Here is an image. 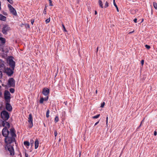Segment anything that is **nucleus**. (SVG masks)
Instances as JSON below:
<instances>
[{"instance_id": "nucleus-59", "label": "nucleus", "mask_w": 157, "mask_h": 157, "mask_svg": "<svg viewBox=\"0 0 157 157\" xmlns=\"http://www.w3.org/2000/svg\"><path fill=\"white\" fill-rule=\"evenodd\" d=\"M1 50V49H0V51Z\"/></svg>"}, {"instance_id": "nucleus-53", "label": "nucleus", "mask_w": 157, "mask_h": 157, "mask_svg": "<svg viewBox=\"0 0 157 157\" xmlns=\"http://www.w3.org/2000/svg\"><path fill=\"white\" fill-rule=\"evenodd\" d=\"M133 32H134V31H132V32H130L129 33V34H130V33H133Z\"/></svg>"}, {"instance_id": "nucleus-10", "label": "nucleus", "mask_w": 157, "mask_h": 157, "mask_svg": "<svg viewBox=\"0 0 157 157\" xmlns=\"http://www.w3.org/2000/svg\"><path fill=\"white\" fill-rule=\"evenodd\" d=\"M6 104V109L9 111H11L12 109V107L10 104V102H5Z\"/></svg>"}, {"instance_id": "nucleus-18", "label": "nucleus", "mask_w": 157, "mask_h": 157, "mask_svg": "<svg viewBox=\"0 0 157 157\" xmlns=\"http://www.w3.org/2000/svg\"><path fill=\"white\" fill-rule=\"evenodd\" d=\"M39 142L38 141V139H36L35 143V148L36 149H37L38 148L39 146Z\"/></svg>"}, {"instance_id": "nucleus-12", "label": "nucleus", "mask_w": 157, "mask_h": 157, "mask_svg": "<svg viewBox=\"0 0 157 157\" xmlns=\"http://www.w3.org/2000/svg\"><path fill=\"white\" fill-rule=\"evenodd\" d=\"M8 149L10 151V155H13L14 154V149L12 146H9L8 147Z\"/></svg>"}, {"instance_id": "nucleus-13", "label": "nucleus", "mask_w": 157, "mask_h": 157, "mask_svg": "<svg viewBox=\"0 0 157 157\" xmlns=\"http://www.w3.org/2000/svg\"><path fill=\"white\" fill-rule=\"evenodd\" d=\"M28 121L29 123V127L30 128H31L33 126V118H29Z\"/></svg>"}, {"instance_id": "nucleus-16", "label": "nucleus", "mask_w": 157, "mask_h": 157, "mask_svg": "<svg viewBox=\"0 0 157 157\" xmlns=\"http://www.w3.org/2000/svg\"><path fill=\"white\" fill-rule=\"evenodd\" d=\"M10 12L13 14V15L16 16L17 15L16 11L13 7L10 10Z\"/></svg>"}, {"instance_id": "nucleus-40", "label": "nucleus", "mask_w": 157, "mask_h": 157, "mask_svg": "<svg viewBox=\"0 0 157 157\" xmlns=\"http://www.w3.org/2000/svg\"><path fill=\"white\" fill-rule=\"evenodd\" d=\"M34 19H32L31 20V23L32 25L33 24V23L34 22Z\"/></svg>"}, {"instance_id": "nucleus-2", "label": "nucleus", "mask_w": 157, "mask_h": 157, "mask_svg": "<svg viewBox=\"0 0 157 157\" xmlns=\"http://www.w3.org/2000/svg\"><path fill=\"white\" fill-rule=\"evenodd\" d=\"M2 119L3 120L0 119V126H2L3 127H5L6 126L8 128H10V124L6 121L9 118H5V119H4V118Z\"/></svg>"}, {"instance_id": "nucleus-21", "label": "nucleus", "mask_w": 157, "mask_h": 157, "mask_svg": "<svg viewBox=\"0 0 157 157\" xmlns=\"http://www.w3.org/2000/svg\"><path fill=\"white\" fill-rule=\"evenodd\" d=\"M113 4L116 7V9H117V12H119V9H118V7L117 5H116V3H115V0H114V1H113Z\"/></svg>"}, {"instance_id": "nucleus-41", "label": "nucleus", "mask_w": 157, "mask_h": 157, "mask_svg": "<svg viewBox=\"0 0 157 157\" xmlns=\"http://www.w3.org/2000/svg\"><path fill=\"white\" fill-rule=\"evenodd\" d=\"M144 119H143L141 122L140 124V126L138 127V128H140V127L141 126V124L142 123V122L144 121Z\"/></svg>"}, {"instance_id": "nucleus-3", "label": "nucleus", "mask_w": 157, "mask_h": 157, "mask_svg": "<svg viewBox=\"0 0 157 157\" xmlns=\"http://www.w3.org/2000/svg\"><path fill=\"white\" fill-rule=\"evenodd\" d=\"M10 30V28L8 25L6 24L3 25L2 32L4 34H7L8 32Z\"/></svg>"}, {"instance_id": "nucleus-23", "label": "nucleus", "mask_w": 157, "mask_h": 157, "mask_svg": "<svg viewBox=\"0 0 157 157\" xmlns=\"http://www.w3.org/2000/svg\"><path fill=\"white\" fill-rule=\"evenodd\" d=\"M44 101V98H41L40 100V104H42Z\"/></svg>"}, {"instance_id": "nucleus-26", "label": "nucleus", "mask_w": 157, "mask_h": 157, "mask_svg": "<svg viewBox=\"0 0 157 157\" xmlns=\"http://www.w3.org/2000/svg\"><path fill=\"white\" fill-rule=\"evenodd\" d=\"M10 91L11 93H13L14 92L15 90L13 88H11L10 89Z\"/></svg>"}, {"instance_id": "nucleus-54", "label": "nucleus", "mask_w": 157, "mask_h": 157, "mask_svg": "<svg viewBox=\"0 0 157 157\" xmlns=\"http://www.w3.org/2000/svg\"><path fill=\"white\" fill-rule=\"evenodd\" d=\"M98 48L97 47V52L98 51Z\"/></svg>"}, {"instance_id": "nucleus-38", "label": "nucleus", "mask_w": 157, "mask_h": 157, "mask_svg": "<svg viewBox=\"0 0 157 157\" xmlns=\"http://www.w3.org/2000/svg\"><path fill=\"white\" fill-rule=\"evenodd\" d=\"M48 96H47L45 98H44V101H47L48 99Z\"/></svg>"}, {"instance_id": "nucleus-22", "label": "nucleus", "mask_w": 157, "mask_h": 157, "mask_svg": "<svg viewBox=\"0 0 157 157\" xmlns=\"http://www.w3.org/2000/svg\"><path fill=\"white\" fill-rule=\"evenodd\" d=\"M99 4L100 5V6L101 8H103L102 2L100 0H99Z\"/></svg>"}, {"instance_id": "nucleus-42", "label": "nucleus", "mask_w": 157, "mask_h": 157, "mask_svg": "<svg viewBox=\"0 0 157 157\" xmlns=\"http://www.w3.org/2000/svg\"><path fill=\"white\" fill-rule=\"evenodd\" d=\"M56 122H57L59 121V118H55Z\"/></svg>"}, {"instance_id": "nucleus-49", "label": "nucleus", "mask_w": 157, "mask_h": 157, "mask_svg": "<svg viewBox=\"0 0 157 157\" xmlns=\"http://www.w3.org/2000/svg\"><path fill=\"white\" fill-rule=\"evenodd\" d=\"M29 118H32V116L31 114H30L29 115Z\"/></svg>"}, {"instance_id": "nucleus-28", "label": "nucleus", "mask_w": 157, "mask_h": 157, "mask_svg": "<svg viewBox=\"0 0 157 157\" xmlns=\"http://www.w3.org/2000/svg\"><path fill=\"white\" fill-rule=\"evenodd\" d=\"M62 26L63 27L64 31L65 32H67V31L65 28V27L64 25L63 24H62Z\"/></svg>"}, {"instance_id": "nucleus-52", "label": "nucleus", "mask_w": 157, "mask_h": 157, "mask_svg": "<svg viewBox=\"0 0 157 157\" xmlns=\"http://www.w3.org/2000/svg\"><path fill=\"white\" fill-rule=\"evenodd\" d=\"M106 124H107V123H108V118H106Z\"/></svg>"}, {"instance_id": "nucleus-6", "label": "nucleus", "mask_w": 157, "mask_h": 157, "mask_svg": "<svg viewBox=\"0 0 157 157\" xmlns=\"http://www.w3.org/2000/svg\"><path fill=\"white\" fill-rule=\"evenodd\" d=\"M8 85L9 87H14L15 86V81L12 78H10L8 80Z\"/></svg>"}, {"instance_id": "nucleus-45", "label": "nucleus", "mask_w": 157, "mask_h": 157, "mask_svg": "<svg viewBox=\"0 0 157 157\" xmlns=\"http://www.w3.org/2000/svg\"><path fill=\"white\" fill-rule=\"evenodd\" d=\"M137 19L136 18H135L134 19V20H133V21H134V22L135 23H136L137 22Z\"/></svg>"}, {"instance_id": "nucleus-32", "label": "nucleus", "mask_w": 157, "mask_h": 157, "mask_svg": "<svg viewBox=\"0 0 157 157\" xmlns=\"http://www.w3.org/2000/svg\"><path fill=\"white\" fill-rule=\"evenodd\" d=\"M8 7L9 8V10L12 9L13 8V7L10 4H8Z\"/></svg>"}, {"instance_id": "nucleus-5", "label": "nucleus", "mask_w": 157, "mask_h": 157, "mask_svg": "<svg viewBox=\"0 0 157 157\" xmlns=\"http://www.w3.org/2000/svg\"><path fill=\"white\" fill-rule=\"evenodd\" d=\"M5 141L6 143L10 144L13 142H15V139L14 137H10L8 136L6 137Z\"/></svg>"}, {"instance_id": "nucleus-47", "label": "nucleus", "mask_w": 157, "mask_h": 157, "mask_svg": "<svg viewBox=\"0 0 157 157\" xmlns=\"http://www.w3.org/2000/svg\"><path fill=\"white\" fill-rule=\"evenodd\" d=\"M3 14L4 15H6H6H7V13H6V12H3Z\"/></svg>"}, {"instance_id": "nucleus-43", "label": "nucleus", "mask_w": 157, "mask_h": 157, "mask_svg": "<svg viewBox=\"0 0 157 157\" xmlns=\"http://www.w3.org/2000/svg\"><path fill=\"white\" fill-rule=\"evenodd\" d=\"M43 13L44 14H46V10H45V7L44 8V10L43 11Z\"/></svg>"}, {"instance_id": "nucleus-57", "label": "nucleus", "mask_w": 157, "mask_h": 157, "mask_svg": "<svg viewBox=\"0 0 157 157\" xmlns=\"http://www.w3.org/2000/svg\"><path fill=\"white\" fill-rule=\"evenodd\" d=\"M55 118H58V117L56 116V117H55Z\"/></svg>"}, {"instance_id": "nucleus-24", "label": "nucleus", "mask_w": 157, "mask_h": 157, "mask_svg": "<svg viewBox=\"0 0 157 157\" xmlns=\"http://www.w3.org/2000/svg\"><path fill=\"white\" fill-rule=\"evenodd\" d=\"M49 109H47L46 113V117H49Z\"/></svg>"}, {"instance_id": "nucleus-34", "label": "nucleus", "mask_w": 157, "mask_h": 157, "mask_svg": "<svg viewBox=\"0 0 157 157\" xmlns=\"http://www.w3.org/2000/svg\"><path fill=\"white\" fill-rule=\"evenodd\" d=\"M105 104V103L104 102H103L101 104V107H103Z\"/></svg>"}, {"instance_id": "nucleus-4", "label": "nucleus", "mask_w": 157, "mask_h": 157, "mask_svg": "<svg viewBox=\"0 0 157 157\" xmlns=\"http://www.w3.org/2000/svg\"><path fill=\"white\" fill-rule=\"evenodd\" d=\"M14 70L12 68L10 69V67H7L4 71L8 76H11L13 73Z\"/></svg>"}, {"instance_id": "nucleus-55", "label": "nucleus", "mask_w": 157, "mask_h": 157, "mask_svg": "<svg viewBox=\"0 0 157 157\" xmlns=\"http://www.w3.org/2000/svg\"><path fill=\"white\" fill-rule=\"evenodd\" d=\"M2 95V93L1 92V91H0V96H1Z\"/></svg>"}, {"instance_id": "nucleus-15", "label": "nucleus", "mask_w": 157, "mask_h": 157, "mask_svg": "<svg viewBox=\"0 0 157 157\" xmlns=\"http://www.w3.org/2000/svg\"><path fill=\"white\" fill-rule=\"evenodd\" d=\"M6 68L4 64L2 62H0V70L4 71Z\"/></svg>"}, {"instance_id": "nucleus-9", "label": "nucleus", "mask_w": 157, "mask_h": 157, "mask_svg": "<svg viewBox=\"0 0 157 157\" xmlns=\"http://www.w3.org/2000/svg\"><path fill=\"white\" fill-rule=\"evenodd\" d=\"M1 118H9L8 113L6 111H2L1 113Z\"/></svg>"}, {"instance_id": "nucleus-27", "label": "nucleus", "mask_w": 157, "mask_h": 157, "mask_svg": "<svg viewBox=\"0 0 157 157\" xmlns=\"http://www.w3.org/2000/svg\"><path fill=\"white\" fill-rule=\"evenodd\" d=\"M154 6L155 9H157V4L155 2H153Z\"/></svg>"}, {"instance_id": "nucleus-56", "label": "nucleus", "mask_w": 157, "mask_h": 157, "mask_svg": "<svg viewBox=\"0 0 157 157\" xmlns=\"http://www.w3.org/2000/svg\"><path fill=\"white\" fill-rule=\"evenodd\" d=\"M143 21H144V19H143L142 20V22H143Z\"/></svg>"}, {"instance_id": "nucleus-35", "label": "nucleus", "mask_w": 157, "mask_h": 157, "mask_svg": "<svg viewBox=\"0 0 157 157\" xmlns=\"http://www.w3.org/2000/svg\"><path fill=\"white\" fill-rule=\"evenodd\" d=\"M7 1L11 4H12L13 3L12 0H7Z\"/></svg>"}, {"instance_id": "nucleus-29", "label": "nucleus", "mask_w": 157, "mask_h": 157, "mask_svg": "<svg viewBox=\"0 0 157 157\" xmlns=\"http://www.w3.org/2000/svg\"><path fill=\"white\" fill-rule=\"evenodd\" d=\"M108 6H109L108 3L107 2H105V4L104 7H105V8H106V7H107Z\"/></svg>"}, {"instance_id": "nucleus-8", "label": "nucleus", "mask_w": 157, "mask_h": 157, "mask_svg": "<svg viewBox=\"0 0 157 157\" xmlns=\"http://www.w3.org/2000/svg\"><path fill=\"white\" fill-rule=\"evenodd\" d=\"M10 67L13 70H14L15 66V62L12 59H10L7 61Z\"/></svg>"}, {"instance_id": "nucleus-25", "label": "nucleus", "mask_w": 157, "mask_h": 157, "mask_svg": "<svg viewBox=\"0 0 157 157\" xmlns=\"http://www.w3.org/2000/svg\"><path fill=\"white\" fill-rule=\"evenodd\" d=\"M34 141L33 140H30V144L31 145V146H32L33 145Z\"/></svg>"}, {"instance_id": "nucleus-46", "label": "nucleus", "mask_w": 157, "mask_h": 157, "mask_svg": "<svg viewBox=\"0 0 157 157\" xmlns=\"http://www.w3.org/2000/svg\"><path fill=\"white\" fill-rule=\"evenodd\" d=\"M25 157H29V155L27 153H25Z\"/></svg>"}, {"instance_id": "nucleus-37", "label": "nucleus", "mask_w": 157, "mask_h": 157, "mask_svg": "<svg viewBox=\"0 0 157 157\" xmlns=\"http://www.w3.org/2000/svg\"><path fill=\"white\" fill-rule=\"evenodd\" d=\"M2 76V71H0V78H1Z\"/></svg>"}, {"instance_id": "nucleus-36", "label": "nucleus", "mask_w": 157, "mask_h": 157, "mask_svg": "<svg viewBox=\"0 0 157 157\" xmlns=\"http://www.w3.org/2000/svg\"><path fill=\"white\" fill-rule=\"evenodd\" d=\"M25 27L26 28H29V27H30L29 25L28 24H26L25 25Z\"/></svg>"}, {"instance_id": "nucleus-20", "label": "nucleus", "mask_w": 157, "mask_h": 157, "mask_svg": "<svg viewBox=\"0 0 157 157\" xmlns=\"http://www.w3.org/2000/svg\"><path fill=\"white\" fill-rule=\"evenodd\" d=\"M24 145L26 146H29L30 145L28 141H25L24 142Z\"/></svg>"}, {"instance_id": "nucleus-14", "label": "nucleus", "mask_w": 157, "mask_h": 157, "mask_svg": "<svg viewBox=\"0 0 157 157\" xmlns=\"http://www.w3.org/2000/svg\"><path fill=\"white\" fill-rule=\"evenodd\" d=\"M10 133L12 136L14 137L16 136V135L14 132V129L13 128H11L10 130Z\"/></svg>"}, {"instance_id": "nucleus-44", "label": "nucleus", "mask_w": 157, "mask_h": 157, "mask_svg": "<svg viewBox=\"0 0 157 157\" xmlns=\"http://www.w3.org/2000/svg\"><path fill=\"white\" fill-rule=\"evenodd\" d=\"M55 136H56L57 135V132L56 131H55L54 132Z\"/></svg>"}, {"instance_id": "nucleus-31", "label": "nucleus", "mask_w": 157, "mask_h": 157, "mask_svg": "<svg viewBox=\"0 0 157 157\" xmlns=\"http://www.w3.org/2000/svg\"><path fill=\"white\" fill-rule=\"evenodd\" d=\"M100 116V114H98L96 116L93 117L92 118H98Z\"/></svg>"}, {"instance_id": "nucleus-11", "label": "nucleus", "mask_w": 157, "mask_h": 157, "mask_svg": "<svg viewBox=\"0 0 157 157\" xmlns=\"http://www.w3.org/2000/svg\"><path fill=\"white\" fill-rule=\"evenodd\" d=\"M49 90L47 88H44L43 90V94L46 96H47L49 94Z\"/></svg>"}, {"instance_id": "nucleus-48", "label": "nucleus", "mask_w": 157, "mask_h": 157, "mask_svg": "<svg viewBox=\"0 0 157 157\" xmlns=\"http://www.w3.org/2000/svg\"><path fill=\"white\" fill-rule=\"evenodd\" d=\"M154 135L155 136H156L157 135V132L156 131H155L154 132Z\"/></svg>"}, {"instance_id": "nucleus-50", "label": "nucleus", "mask_w": 157, "mask_h": 157, "mask_svg": "<svg viewBox=\"0 0 157 157\" xmlns=\"http://www.w3.org/2000/svg\"><path fill=\"white\" fill-rule=\"evenodd\" d=\"M99 123V121H98L96 123H95V124H94V125L95 126L96 125H97Z\"/></svg>"}, {"instance_id": "nucleus-33", "label": "nucleus", "mask_w": 157, "mask_h": 157, "mask_svg": "<svg viewBox=\"0 0 157 157\" xmlns=\"http://www.w3.org/2000/svg\"><path fill=\"white\" fill-rule=\"evenodd\" d=\"M145 47L147 49H149L150 48V46L147 45H145Z\"/></svg>"}, {"instance_id": "nucleus-58", "label": "nucleus", "mask_w": 157, "mask_h": 157, "mask_svg": "<svg viewBox=\"0 0 157 157\" xmlns=\"http://www.w3.org/2000/svg\"><path fill=\"white\" fill-rule=\"evenodd\" d=\"M97 90H96V93H97Z\"/></svg>"}, {"instance_id": "nucleus-17", "label": "nucleus", "mask_w": 157, "mask_h": 157, "mask_svg": "<svg viewBox=\"0 0 157 157\" xmlns=\"http://www.w3.org/2000/svg\"><path fill=\"white\" fill-rule=\"evenodd\" d=\"M6 17L3 16L1 14H0V20L3 21H5L6 20Z\"/></svg>"}, {"instance_id": "nucleus-51", "label": "nucleus", "mask_w": 157, "mask_h": 157, "mask_svg": "<svg viewBox=\"0 0 157 157\" xmlns=\"http://www.w3.org/2000/svg\"><path fill=\"white\" fill-rule=\"evenodd\" d=\"M97 14V11H95V13H94V14L95 15H96Z\"/></svg>"}, {"instance_id": "nucleus-19", "label": "nucleus", "mask_w": 157, "mask_h": 157, "mask_svg": "<svg viewBox=\"0 0 157 157\" xmlns=\"http://www.w3.org/2000/svg\"><path fill=\"white\" fill-rule=\"evenodd\" d=\"M0 41L2 44H5L6 42L5 39L2 37H0Z\"/></svg>"}, {"instance_id": "nucleus-39", "label": "nucleus", "mask_w": 157, "mask_h": 157, "mask_svg": "<svg viewBox=\"0 0 157 157\" xmlns=\"http://www.w3.org/2000/svg\"><path fill=\"white\" fill-rule=\"evenodd\" d=\"M144 60H142L141 61V63L142 65L143 66L144 64Z\"/></svg>"}, {"instance_id": "nucleus-30", "label": "nucleus", "mask_w": 157, "mask_h": 157, "mask_svg": "<svg viewBox=\"0 0 157 157\" xmlns=\"http://www.w3.org/2000/svg\"><path fill=\"white\" fill-rule=\"evenodd\" d=\"M50 18H48L45 20L46 23L47 24L49 23L50 22Z\"/></svg>"}, {"instance_id": "nucleus-7", "label": "nucleus", "mask_w": 157, "mask_h": 157, "mask_svg": "<svg viewBox=\"0 0 157 157\" xmlns=\"http://www.w3.org/2000/svg\"><path fill=\"white\" fill-rule=\"evenodd\" d=\"M4 127L5 128L2 129V133L3 136L6 137L8 136L10 132L9 130L7 129V128H8L7 126H6Z\"/></svg>"}, {"instance_id": "nucleus-1", "label": "nucleus", "mask_w": 157, "mask_h": 157, "mask_svg": "<svg viewBox=\"0 0 157 157\" xmlns=\"http://www.w3.org/2000/svg\"><path fill=\"white\" fill-rule=\"evenodd\" d=\"M4 98L5 99V102H10V92L7 90H6L4 93Z\"/></svg>"}]
</instances>
